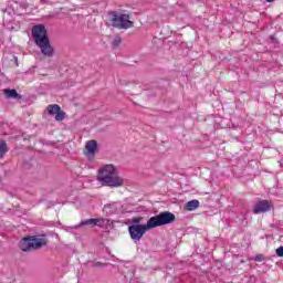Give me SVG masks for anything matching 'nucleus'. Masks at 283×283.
<instances>
[{
	"label": "nucleus",
	"instance_id": "nucleus-1",
	"mask_svg": "<svg viewBox=\"0 0 283 283\" xmlns=\"http://www.w3.org/2000/svg\"><path fill=\"white\" fill-rule=\"evenodd\" d=\"M176 220V214L169 211L160 212L159 214L151 217L146 224H133L128 227V233L135 242H140L143 235L151 229L157 227H165V224H171Z\"/></svg>",
	"mask_w": 283,
	"mask_h": 283
},
{
	"label": "nucleus",
	"instance_id": "nucleus-2",
	"mask_svg": "<svg viewBox=\"0 0 283 283\" xmlns=\"http://www.w3.org/2000/svg\"><path fill=\"white\" fill-rule=\"evenodd\" d=\"M97 180L104 187H123L125 185V180L120 177L118 168L112 164L105 165L98 170Z\"/></svg>",
	"mask_w": 283,
	"mask_h": 283
},
{
	"label": "nucleus",
	"instance_id": "nucleus-3",
	"mask_svg": "<svg viewBox=\"0 0 283 283\" xmlns=\"http://www.w3.org/2000/svg\"><path fill=\"white\" fill-rule=\"evenodd\" d=\"M31 34L35 45H38V48L41 50L43 56H48L49 59L54 56V48H52V44L50 43V38H48V30L45 29V25H34L31 30Z\"/></svg>",
	"mask_w": 283,
	"mask_h": 283
},
{
	"label": "nucleus",
	"instance_id": "nucleus-4",
	"mask_svg": "<svg viewBox=\"0 0 283 283\" xmlns=\"http://www.w3.org/2000/svg\"><path fill=\"white\" fill-rule=\"evenodd\" d=\"M48 244V239L39 238V237H27L23 238L19 247L21 251H36V249H41V247H45Z\"/></svg>",
	"mask_w": 283,
	"mask_h": 283
},
{
	"label": "nucleus",
	"instance_id": "nucleus-5",
	"mask_svg": "<svg viewBox=\"0 0 283 283\" xmlns=\"http://www.w3.org/2000/svg\"><path fill=\"white\" fill-rule=\"evenodd\" d=\"M111 23L113 28L118 30H128V28H134V22L129 20V14L125 13H111Z\"/></svg>",
	"mask_w": 283,
	"mask_h": 283
},
{
	"label": "nucleus",
	"instance_id": "nucleus-6",
	"mask_svg": "<svg viewBox=\"0 0 283 283\" xmlns=\"http://www.w3.org/2000/svg\"><path fill=\"white\" fill-rule=\"evenodd\" d=\"M98 151V143L94 139L86 142L84 147V156L92 163Z\"/></svg>",
	"mask_w": 283,
	"mask_h": 283
},
{
	"label": "nucleus",
	"instance_id": "nucleus-7",
	"mask_svg": "<svg viewBox=\"0 0 283 283\" xmlns=\"http://www.w3.org/2000/svg\"><path fill=\"white\" fill-rule=\"evenodd\" d=\"M46 109L51 116H55V120L61 122L65 119V112L61 111V106L57 104L49 105Z\"/></svg>",
	"mask_w": 283,
	"mask_h": 283
},
{
	"label": "nucleus",
	"instance_id": "nucleus-8",
	"mask_svg": "<svg viewBox=\"0 0 283 283\" xmlns=\"http://www.w3.org/2000/svg\"><path fill=\"white\" fill-rule=\"evenodd\" d=\"M266 211H271V202L268 200H260L253 207V213H266Z\"/></svg>",
	"mask_w": 283,
	"mask_h": 283
},
{
	"label": "nucleus",
	"instance_id": "nucleus-9",
	"mask_svg": "<svg viewBox=\"0 0 283 283\" xmlns=\"http://www.w3.org/2000/svg\"><path fill=\"white\" fill-rule=\"evenodd\" d=\"M200 207V201L197 199L190 200L186 203L185 209L186 211H196Z\"/></svg>",
	"mask_w": 283,
	"mask_h": 283
},
{
	"label": "nucleus",
	"instance_id": "nucleus-10",
	"mask_svg": "<svg viewBox=\"0 0 283 283\" xmlns=\"http://www.w3.org/2000/svg\"><path fill=\"white\" fill-rule=\"evenodd\" d=\"M3 94L7 98H21V95H19L17 90H4Z\"/></svg>",
	"mask_w": 283,
	"mask_h": 283
},
{
	"label": "nucleus",
	"instance_id": "nucleus-11",
	"mask_svg": "<svg viewBox=\"0 0 283 283\" xmlns=\"http://www.w3.org/2000/svg\"><path fill=\"white\" fill-rule=\"evenodd\" d=\"M95 227H101V229H107L109 227V220L108 219H95Z\"/></svg>",
	"mask_w": 283,
	"mask_h": 283
},
{
	"label": "nucleus",
	"instance_id": "nucleus-12",
	"mask_svg": "<svg viewBox=\"0 0 283 283\" xmlns=\"http://www.w3.org/2000/svg\"><path fill=\"white\" fill-rule=\"evenodd\" d=\"M7 151H8V144L6 143V140L0 139V158H3Z\"/></svg>",
	"mask_w": 283,
	"mask_h": 283
},
{
	"label": "nucleus",
	"instance_id": "nucleus-13",
	"mask_svg": "<svg viewBox=\"0 0 283 283\" xmlns=\"http://www.w3.org/2000/svg\"><path fill=\"white\" fill-rule=\"evenodd\" d=\"M85 226L96 227V219H86L81 221L80 227H85Z\"/></svg>",
	"mask_w": 283,
	"mask_h": 283
},
{
	"label": "nucleus",
	"instance_id": "nucleus-14",
	"mask_svg": "<svg viewBox=\"0 0 283 283\" xmlns=\"http://www.w3.org/2000/svg\"><path fill=\"white\" fill-rule=\"evenodd\" d=\"M122 41H123V40L120 39V36L116 35V36L114 38V40H113V46H114V48H118V45H120Z\"/></svg>",
	"mask_w": 283,
	"mask_h": 283
},
{
	"label": "nucleus",
	"instance_id": "nucleus-15",
	"mask_svg": "<svg viewBox=\"0 0 283 283\" xmlns=\"http://www.w3.org/2000/svg\"><path fill=\"white\" fill-rule=\"evenodd\" d=\"M276 255L279 258H283V247H280V248L276 249Z\"/></svg>",
	"mask_w": 283,
	"mask_h": 283
},
{
	"label": "nucleus",
	"instance_id": "nucleus-16",
	"mask_svg": "<svg viewBox=\"0 0 283 283\" xmlns=\"http://www.w3.org/2000/svg\"><path fill=\"white\" fill-rule=\"evenodd\" d=\"M142 221H143V218H142V217H138V218H134V219H133V222H134L135 224H140Z\"/></svg>",
	"mask_w": 283,
	"mask_h": 283
},
{
	"label": "nucleus",
	"instance_id": "nucleus-17",
	"mask_svg": "<svg viewBox=\"0 0 283 283\" xmlns=\"http://www.w3.org/2000/svg\"><path fill=\"white\" fill-rule=\"evenodd\" d=\"M254 260H255V262H262L263 258H262V255H256L254 258Z\"/></svg>",
	"mask_w": 283,
	"mask_h": 283
},
{
	"label": "nucleus",
	"instance_id": "nucleus-18",
	"mask_svg": "<svg viewBox=\"0 0 283 283\" xmlns=\"http://www.w3.org/2000/svg\"><path fill=\"white\" fill-rule=\"evenodd\" d=\"M268 3H273L275 0H265Z\"/></svg>",
	"mask_w": 283,
	"mask_h": 283
},
{
	"label": "nucleus",
	"instance_id": "nucleus-19",
	"mask_svg": "<svg viewBox=\"0 0 283 283\" xmlns=\"http://www.w3.org/2000/svg\"><path fill=\"white\" fill-rule=\"evenodd\" d=\"M95 266H103L101 263H96Z\"/></svg>",
	"mask_w": 283,
	"mask_h": 283
}]
</instances>
